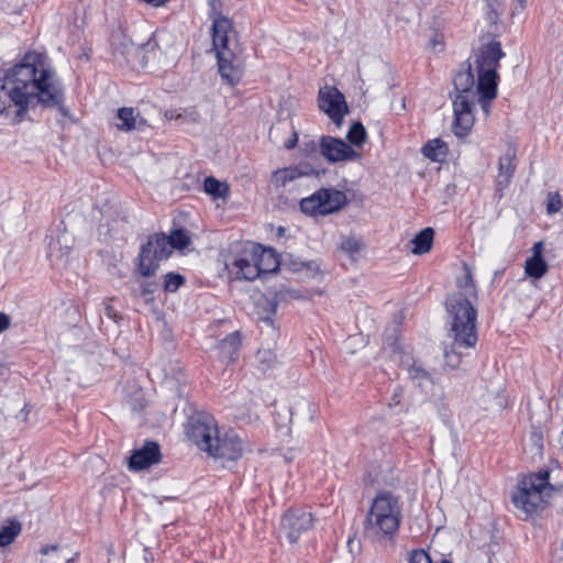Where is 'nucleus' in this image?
Segmentation results:
<instances>
[{
  "instance_id": "1",
  "label": "nucleus",
  "mask_w": 563,
  "mask_h": 563,
  "mask_svg": "<svg viewBox=\"0 0 563 563\" xmlns=\"http://www.w3.org/2000/svg\"><path fill=\"white\" fill-rule=\"evenodd\" d=\"M63 90L48 57L35 51L3 71L0 86V118L18 124L31 104L54 108L63 102Z\"/></svg>"
},
{
  "instance_id": "2",
  "label": "nucleus",
  "mask_w": 563,
  "mask_h": 563,
  "mask_svg": "<svg viewBox=\"0 0 563 563\" xmlns=\"http://www.w3.org/2000/svg\"><path fill=\"white\" fill-rule=\"evenodd\" d=\"M504 56L501 44L498 41H492L483 45L475 56L477 80L471 64L461 65L454 75L452 131L456 137L464 139L471 133L475 123L474 111L477 103L481 104L485 114L489 113L490 104L497 97L498 68Z\"/></svg>"
},
{
  "instance_id": "3",
  "label": "nucleus",
  "mask_w": 563,
  "mask_h": 563,
  "mask_svg": "<svg viewBox=\"0 0 563 563\" xmlns=\"http://www.w3.org/2000/svg\"><path fill=\"white\" fill-rule=\"evenodd\" d=\"M464 275L456 279L457 291L446 299L451 318L450 333L457 346H475L477 343L476 318L477 288L471 268L464 264Z\"/></svg>"
},
{
  "instance_id": "4",
  "label": "nucleus",
  "mask_w": 563,
  "mask_h": 563,
  "mask_svg": "<svg viewBox=\"0 0 563 563\" xmlns=\"http://www.w3.org/2000/svg\"><path fill=\"white\" fill-rule=\"evenodd\" d=\"M224 266L231 280H254L279 268L277 254L252 243H238L224 255Z\"/></svg>"
},
{
  "instance_id": "5",
  "label": "nucleus",
  "mask_w": 563,
  "mask_h": 563,
  "mask_svg": "<svg viewBox=\"0 0 563 563\" xmlns=\"http://www.w3.org/2000/svg\"><path fill=\"white\" fill-rule=\"evenodd\" d=\"M401 520L400 496L387 489H379L369 505L365 530L378 540H393L399 531Z\"/></svg>"
},
{
  "instance_id": "6",
  "label": "nucleus",
  "mask_w": 563,
  "mask_h": 563,
  "mask_svg": "<svg viewBox=\"0 0 563 563\" xmlns=\"http://www.w3.org/2000/svg\"><path fill=\"white\" fill-rule=\"evenodd\" d=\"M550 474L549 470H540L518 477L511 503L526 519L537 516L552 497L555 489L550 483Z\"/></svg>"
},
{
  "instance_id": "7",
  "label": "nucleus",
  "mask_w": 563,
  "mask_h": 563,
  "mask_svg": "<svg viewBox=\"0 0 563 563\" xmlns=\"http://www.w3.org/2000/svg\"><path fill=\"white\" fill-rule=\"evenodd\" d=\"M191 243L190 234L185 229H176L170 235L156 233L151 235L142 245L139 254L137 268L143 277L153 276L158 269L159 263L167 260L173 250H184Z\"/></svg>"
},
{
  "instance_id": "8",
  "label": "nucleus",
  "mask_w": 563,
  "mask_h": 563,
  "mask_svg": "<svg viewBox=\"0 0 563 563\" xmlns=\"http://www.w3.org/2000/svg\"><path fill=\"white\" fill-rule=\"evenodd\" d=\"M220 432L217 420L205 411L191 415L185 426L186 437L205 452L212 448Z\"/></svg>"
},
{
  "instance_id": "9",
  "label": "nucleus",
  "mask_w": 563,
  "mask_h": 563,
  "mask_svg": "<svg viewBox=\"0 0 563 563\" xmlns=\"http://www.w3.org/2000/svg\"><path fill=\"white\" fill-rule=\"evenodd\" d=\"M345 203L346 196L343 191L321 188L301 199L300 210L308 216H325L339 211Z\"/></svg>"
},
{
  "instance_id": "10",
  "label": "nucleus",
  "mask_w": 563,
  "mask_h": 563,
  "mask_svg": "<svg viewBox=\"0 0 563 563\" xmlns=\"http://www.w3.org/2000/svg\"><path fill=\"white\" fill-rule=\"evenodd\" d=\"M318 147L320 155L330 164L352 162L361 157L349 143L331 135H321Z\"/></svg>"
},
{
  "instance_id": "11",
  "label": "nucleus",
  "mask_w": 563,
  "mask_h": 563,
  "mask_svg": "<svg viewBox=\"0 0 563 563\" xmlns=\"http://www.w3.org/2000/svg\"><path fill=\"white\" fill-rule=\"evenodd\" d=\"M319 108L341 128L344 115L349 112L344 95L335 87L324 86L319 90Z\"/></svg>"
},
{
  "instance_id": "12",
  "label": "nucleus",
  "mask_w": 563,
  "mask_h": 563,
  "mask_svg": "<svg viewBox=\"0 0 563 563\" xmlns=\"http://www.w3.org/2000/svg\"><path fill=\"white\" fill-rule=\"evenodd\" d=\"M314 518L312 514L306 509H290L280 521L282 531L285 533L290 543H296L301 533L313 527Z\"/></svg>"
},
{
  "instance_id": "13",
  "label": "nucleus",
  "mask_w": 563,
  "mask_h": 563,
  "mask_svg": "<svg viewBox=\"0 0 563 563\" xmlns=\"http://www.w3.org/2000/svg\"><path fill=\"white\" fill-rule=\"evenodd\" d=\"M244 442L234 432H220L208 454L225 461H238L244 453Z\"/></svg>"
},
{
  "instance_id": "14",
  "label": "nucleus",
  "mask_w": 563,
  "mask_h": 563,
  "mask_svg": "<svg viewBox=\"0 0 563 563\" xmlns=\"http://www.w3.org/2000/svg\"><path fill=\"white\" fill-rule=\"evenodd\" d=\"M162 454L158 443L147 441L141 448L135 450L129 460V468L132 471H142L151 467L161 461Z\"/></svg>"
},
{
  "instance_id": "15",
  "label": "nucleus",
  "mask_w": 563,
  "mask_h": 563,
  "mask_svg": "<svg viewBox=\"0 0 563 563\" xmlns=\"http://www.w3.org/2000/svg\"><path fill=\"white\" fill-rule=\"evenodd\" d=\"M219 74L227 84L230 86L238 85L243 76V68L235 60V56L232 51H221L216 53Z\"/></svg>"
},
{
  "instance_id": "16",
  "label": "nucleus",
  "mask_w": 563,
  "mask_h": 563,
  "mask_svg": "<svg viewBox=\"0 0 563 563\" xmlns=\"http://www.w3.org/2000/svg\"><path fill=\"white\" fill-rule=\"evenodd\" d=\"M233 33V23L227 16H218L212 20L211 36L216 53L231 51L229 46L230 35Z\"/></svg>"
},
{
  "instance_id": "17",
  "label": "nucleus",
  "mask_w": 563,
  "mask_h": 563,
  "mask_svg": "<svg viewBox=\"0 0 563 563\" xmlns=\"http://www.w3.org/2000/svg\"><path fill=\"white\" fill-rule=\"evenodd\" d=\"M516 151L511 147L499 158L498 176L496 179V191L499 197L504 195V190L510 185L516 170Z\"/></svg>"
},
{
  "instance_id": "18",
  "label": "nucleus",
  "mask_w": 563,
  "mask_h": 563,
  "mask_svg": "<svg viewBox=\"0 0 563 563\" xmlns=\"http://www.w3.org/2000/svg\"><path fill=\"white\" fill-rule=\"evenodd\" d=\"M310 173L311 168L306 163L279 168L272 173L271 184L276 188H283L301 177L310 175Z\"/></svg>"
},
{
  "instance_id": "19",
  "label": "nucleus",
  "mask_w": 563,
  "mask_h": 563,
  "mask_svg": "<svg viewBox=\"0 0 563 563\" xmlns=\"http://www.w3.org/2000/svg\"><path fill=\"white\" fill-rule=\"evenodd\" d=\"M543 242H536L532 246V255L526 260L525 274L533 279H541L549 269L543 258Z\"/></svg>"
},
{
  "instance_id": "20",
  "label": "nucleus",
  "mask_w": 563,
  "mask_h": 563,
  "mask_svg": "<svg viewBox=\"0 0 563 563\" xmlns=\"http://www.w3.org/2000/svg\"><path fill=\"white\" fill-rule=\"evenodd\" d=\"M241 346V338L238 332L230 333L227 335L219 345L221 356L223 361L232 363L236 361L239 356V350Z\"/></svg>"
},
{
  "instance_id": "21",
  "label": "nucleus",
  "mask_w": 563,
  "mask_h": 563,
  "mask_svg": "<svg viewBox=\"0 0 563 563\" xmlns=\"http://www.w3.org/2000/svg\"><path fill=\"white\" fill-rule=\"evenodd\" d=\"M434 240V230L432 228H426L417 233L410 241L412 247L411 252L415 255H422L428 253Z\"/></svg>"
},
{
  "instance_id": "22",
  "label": "nucleus",
  "mask_w": 563,
  "mask_h": 563,
  "mask_svg": "<svg viewBox=\"0 0 563 563\" xmlns=\"http://www.w3.org/2000/svg\"><path fill=\"white\" fill-rule=\"evenodd\" d=\"M424 157L432 162H443L449 153L448 144L441 139L428 141L421 150Z\"/></svg>"
},
{
  "instance_id": "23",
  "label": "nucleus",
  "mask_w": 563,
  "mask_h": 563,
  "mask_svg": "<svg viewBox=\"0 0 563 563\" xmlns=\"http://www.w3.org/2000/svg\"><path fill=\"white\" fill-rule=\"evenodd\" d=\"M22 525L16 519H10L0 528V547H7L14 542L21 533Z\"/></svg>"
},
{
  "instance_id": "24",
  "label": "nucleus",
  "mask_w": 563,
  "mask_h": 563,
  "mask_svg": "<svg viewBox=\"0 0 563 563\" xmlns=\"http://www.w3.org/2000/svg\"><path fill=\"white\" fill-rule=\"evenodd\" d=\"M408 375L410 379L420 388H428L433 384L431 374L422 367V365L413 362L408 367Z\"/></svg>"
},
{
  "instance_id": "25",
  "label": "nucleus",
  "mask_w": 563,
  "mask_h": 563,
  "mask_svg": "<svg viewBox=\"0 0 563 563\" xmlns=\"http://www.w3.org/2000/svg\"><path fill=\"white\" fill-rule=\"evenodd\" d=\"M203 189L213 199L225 198L229 194L228 185L219 181L213 176H209V177L205 178Z\"/></svg>"
},
{
  "instance_id": "26",
  "label": "nucleus",
  "mask_w": 563,
  "mask_h": 563,
  "mask_svg": "<svg viewBox=\"0 0 563 563\" xmlns=\"http://www.w3.org/2000/svg\"><path fill=\"white\" fill-rule=\"evenodd\" d=\"M120 123H117L115 126L121 131H132L135 129L136 115L133 108H121L118 110L117 114Z\"/></svg>"
},
{
  "instance_id": "27",
  "label": "nucleus",
  "mask_w": 563,
  "mask_h": 563,
  "mask_svg": "<svg viewBox=\"0 0 563 563\" xmlns=\"http://www.w3.org/2000/svg\"><path fill=\"white\" fill-rule=\"evenodd\" d=\"M346 139L351 146H362L366 142L364 125L361 122H354L347 131Z\"/></svg>"
},
{
  "instance_id": "28",
  "label": "nucleus",
  "mask_w": 563,
  "mask_h": 563,
  "mask_svg": "<svg viewBox=\"0 0 563 563\" xmlns=\"http://www.w3.org/2000/svg\"><path fill=\"white\" fill-rule=\"evenodd\" d=\"M258 367L265 372L275 366L277 363L276 354L269 349H260L256 353Z\"/></svg>"
},
{
  "instance_id": "29",
  "label": "nucleus",
  "mask_w": 563,
  "mask_h": 563,
  "mask_svg": "<svg viewBox=\"0 0 563 563\" xmlns=\"http://www.w3.org/2000/svg\"><path fill=\"white\" fill-rule=\"evenodd\" d=\"M449 335H450V338H452L453 343H452L450 351L449 350L444 351V361H445V364L448 366H450L451 368H456L461 363V350L462 349H471L472 346H457L455 344L454 338L451 335L450 332H449Z\"/></svg>"
},
{
  "instance_id": "30",
  "label": "nucleus",
  "mask_w": 563,
  "mask_h": 563,
  "mask_svg": "<svg viewBox=\"0 0 563 563\" xmlns=\"http://www.w3.org/2000/svg\"><path fill=\"white\" fill-rule=\"evenodd\" d=\"M69 252V247L60 246V241L57 239L56 241L52 240L48 244L47 256L49 257L53 265L57 264L56 262L62 260Z\"/></svg>"
},
{
  "instance_id": "31",
  "label": "nucleus",
  "mask_w": 563,
  "mask_h": 563,
  "mask_svg": "<svg viewBox=\"0 0 563 563\" xmlns=\"http://www.w3.org/2000/svg\"><path fill=\"white\" fill-rule=\"evenodd\" d=\"M363 243L355 238H345L341 243V250L350 255L352 260H355L361 250Z\"/></svg>"
},
{
  "instance_id": "32",
  "label": "nucleus",
  "mask_w": 563,
  "mask_h": 563,
  "mask_svg": "<svg viewBox=\"0 0 563 563\" xmlns=\"http://www.w3.org/2000/svg\"><path fill=\"white\" fill-rule=\"evenodd\" d=\"M185 284V277L177 273H167L164 276V289L167 292H175Z\"/></svg>"
},
{
  "instance_id": "33",
  "label": "nucleus",
  "mask_w": 563,
  "mask_h": 563,
  "mask_svg": "<svg viewBox=\"0 0 563 563\" xmlns=\"http://www.w3.org/2000/svg\"><path fill=\"white\" fill-rule=\"evenodd\" d=\"M563 202L558 191L549 192L547 197V212L549 214H555L561 211Z\"/></svg>"
},
{
  "instance_id": "34",
  "label": "nucleus",
  "mask_w": 563,
  "mask_h": 563,
  "mask_svg": "<svg viewBox=\"0 0 563 563\" xmlns=\"http://www.w3.org/2000/svg\"><path fill=\"white\" fill-rule=\"evenodd\" d=\"M408 563H432V560L426 550L416 549L410 552Z\"/></svg>"
},
{
  "instance_id": "35",
  "label": "nucleus",
  "mask_w": 563,
  "mask_h": 563,
  "mask_svg": "<svg viewBox=\"0 0 563 563\" xmlns=\"http://www.w3.org/2000/svg\"><path fill=\"white\" fill-rule=\"evenodd\" d=\"M208 4H209V18L211 20L218 18V16H224L222 13H221V3H220V0H208Z\"/></svg>"
},
{
  "instance_id": "36",
  "label": "nucleus",
  "mask_w": 563,
  "mask_h": 563,
  "mask_svg": "<svg viewBox=\"0 0 563 563\" xmlns=\"http://www.w3.org/2000/svg\"><path fill=\"white\" fill-rule=\"evenodd\" d=\"M298 133L295 129H292V133H291V136L285 141L284 143V146L286 150H292L297 146L298 144Z\"/></svg>"
},
{
  "instance_id": "37",
  "label": "nucleus",
  "mask_w": 563,
  "mask_h": 563,
  "mask_svg": "<svg viewBox=\"0 0 563 563\" xmlns=\"http://www.w3.org/2000/svg\"><path fill=\"white\" fill-rule=\"evenodd\" d=\"M155 283L153 282H144L141 284V295H152L155 291Z\"/></svg>"
},
{
  "instance_id": "38",
  "label": "nucleus",
  "mask_w": 563,
  "mask_h": 563,
  "mask_svg": "<svg viewBox=\"0 0 563 563\" xmlns=\"http://www.w3.org/2000/svg\"><path fill=\"white\" fill-rule=\"evenodd\" d=\"M10 324V317L4 312H0V333L9 329Z\"/></svg>"
},
{
  "instance_id": "39",
  "label": "nucleus",
  "mask_w": 563,
  "mask_h": 563,
  "mask_svg": "<svg viewBox=\"0 0 563 563\" xmlns=\"http://www.w3.org/2000/svg\"><path fill=\"white\" fill-rule=\"evenodd\" d=\"M157 47V42L155 41V33H152V36L148 38V41L144 44V48L146 51H153Z\"/></svg>"
},
{
  "instance_id": "40",
  "label": "nucleus",
  "mask_w": 563,
  "mask_h": 563,
  "mask_svg": "<svg viewBox=\"0 0 563 563\" xmlns=\"http://www.w3.org/2000/svg\"><path fill=\"white\" fill-rule=\"evenodd\" d=\"M57 550V545H45L41 549V553L43 555H47L49 554L51 552L53 551H56Z\"/></svg>"
},
{
  "instance_id": "41",
  "label": "nucleus",
  "mask_w": 563,
  "mask_h": 563,
  "mask_svg": "<svg viewBox=\"0 0 563 563\" xmlns=\"http://www.w3.org/2000/svg\"><path fill=\"white\" fill-rule=\"evenodd\" d=\"M166 117L168 119H179L181 117V113L178 112V110H170L166 112Z\"/></svg>"
},
{
  "instance_id": "42",
  "label": "nucleus",
  "mask_w": 563,
  "mask_h": 563,
  "mask_svg": "<svg viewBox=\"0 0 563 563\" xmlns=\"http://www.w3.org/2000/svg\"><path fill=\"white\" fill-rule=\"evenodd\" d=\"M517 2L516 10H522L525 8L526 0H515Z\"/></svg>"
},
{
  "instance_id": "43",
  "label": "nucleus",
  "mask_w": 563,
  "mask_h": 563,
  "mask_svg": "<svg viewBox=\"0 0 563 563\" xmlns=\"http://www.w3.org/2000/svg\"><path fill=\"white\" fill-rule=\"evenodd\" d=\"M268 305L271 307V311L274 313L277 309V303L275 301H269Z\"/></svg>"
},
{
  "instance_id": "44",
  "label": "nucleus",
  "mask_w": 563,
  "mask_h": 563,
  "mask_svg": "<svg viewBox=\"0 0 563 563\" xmlns=\"http://www.w3.org/2000/svg\"><path fill=\"white\" fill-rule=\"evenodd\" d=\"M78 558V553H75L74 556L66 559V563H74Z\"/></svg>"
},
{
  "instance_id": "45",
  "label": "nucleus",
  "mask_w": 563,
  "mask_h": 563,
  "mask_svg": "<svg viewBox=\"0 0 563 563\" xmlns=\"http://www.w3.org/2000/svg\"><path fill=\"white\" fill-rule=\"evenodd\" d=\"M112 312H113V310H112V308H111V307H107V308H106V314H107L108 317H112Z\"/></svg>"
},
{
  "instance_id": "46",
  "label": "nucleus",
  "mask_w": 563,
  "mask_h": 563,
  "mask_svg": "<svg viewBox=\"0 0 563 563\" xmlns=\"http://www.w3.org/2000/svg\"><path fill=\"white\" fill-rule=\"evenodd\" d=\"M306 146H309V148L314 150V148H316V146H317V144H316L313 141H311V142H310V143H308Z\"/></svg>"
},
{
  "instance_id": "47",
  "label": "nucleus",
  "mask_w": 563,
  "mask_h": 563,
  "mask_svg": "<svg viewBox=\"0 0 563 563\" xmlns=\"http://www.w3.org/2000/svg\"><path fill=\"white\" fill-rule=\"evenodd\" d=\"M4 371H5V367L3 365L0 364V375H3L4 374Z\"/></svg>"
},
{
  "instance_id": "48",
  "label": "nucleus",
  "mask_w": 563,
  "mask_h": 563,
  "mask_svg": "<svg viewBox=\"0 0 563 563\" xmlns=\"http://www.w3.org/2000/svg\"><path fill=\"white\" fill-rule=\"evenodd\" d=\"M263 320H264L265 322H269V323H272V322H273V321H272V319H271L269 317L264 318Z\"/></svg>"
},
{
  "instance_id": "49",
  "label": "nucleus",
  "mask_w": 563,
  "mask_h": 563,
  "mask_svg": "<svg viewBox=\"0 0 563 563\" xmlns=\"http://www.w3.org/2000/svg\"><path fill=\"white\" fill-rule=\"evenodd\" d=\"M284 231H285V229H284V228H282V227H279V228H278V233H279V234H283V232H284Z\"/></svg>"
},
{
  "instance_id": "50",
  "label": "nucleus",
  "mask_w": 563,
  "mask_h": 563,
  "mask_svg": "<svg viewBox=\"0 0 563 563\" xmlns=\"http://www.w3.org/2000/svg\"><path fill=\"white\" fill-rule=\"evenodd\" d=\"M440 563H452V562H451V561H449V560L443 559V560H441V562H440Z\"/></svg>"
}]
</instances>
